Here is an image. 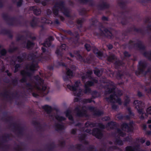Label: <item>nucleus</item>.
Instances as JSON below:
<instances>
[{"label":"nucleus","instance_id":"obj_1","mask_svg":"<svg viewBox=\"0 0 151 151\" xmlns=\"http://www.w3.org/2000/svg\"><path fill=\"white\" fill-rule=\"evenodd\" d=\"M80 85V81H78L75 82V85L74 86H71L69 84H67V86L68 88L70 90L73 91L75 95L79 96L80 95V93L81 91L79 87Z\"/></svg>","mask_w":151,"mask_h":151},{"label":"nucleus","instance_id":"obj_2","mask_svg":"<svg viewBox=\"0 0 151 151\" xmlns=\"http://www.w3.org/2000/svg\"><path fill=\"white\" fill-rule=\"evenodd\" d=\"M142 104V102L141 101H135L134 102V104L135 106V108L140 114L142 113V109H141V107Z\"/></svg>","mask_w":151,"mask_h":151},{"label":"nucleus","instance_id":"obj_3","mask_svg":"<svg viewBox=\"0 0 151 151\" xmlns=\"http://www.w3.org/2000/svg\"><path fill=\"white\" fill-rule=\"evenodd\" d=\"M109 99L111 102L114 103L117 102L119 104H121L120 100L117 96L115 95L111 96Z\"/></svg>","mask_w":151,"mask_h":151},{"label":"nucleus","instance_id":"obj_4","mask_svg":"<svg viewBox=\"0 0 151 151\" xmlns=\"http://www.w3.org/2000/svg\"><path fill=\"white\" fill-rule=\"evenodd\" d=\"M132 124H131L127 125L126 124H124L122 125V129L127 131H130L132 129Z\"/></svg>","mask_w":151,"mask_h":151},{"label":"nucleus","instance_id":"obj_5","mask_svg":"<svg viewBox=\"0 0 151 151\" xmlns=\"http://www.w3.org/2000/svg\"><path fill=\"white\" fill-rule=\"evenodd\" d=\"M93 134L96 137L99 138L101 136V134L100 130L98 129H96L93 131Z\"/></svg>","mask_w":151,"mask_h":151},{"label":"nucleus","instance_id":"obj_6","mask_svg":"<svg viewBox=\"0 0 151 151\" xmlns=\"http://www.w3.org/2000/svg\"><path fill=\"white\" fill-rule=\"evenodd\" d=\"M147 113L146 115L145 114L143 113L142 114V117H144V116L145 115L146 116H148V115H151V106L147 109Z\"/></svg>","mask_w":151,"mask_h":151},{"label":"nucleus","instance_id":"obj_7","mask_svg":"<svg viewBox=\"0 0 151 151\" xmlns=\"http://www.w3.org/2000/svg\"><path fill=\"white\" fill-rule=\"evenodd\" d=\"M94 52L95 54H96L97 56L99 58H101V57L102 55V52L100 51L98 52L97 49H96L94 50Z\"/></svg>","mask_w":151,"mask_h":151},{"label":"nucleus","instance_id":"obj_8","mask_svg":"<svg viewBox=\"0 0 151 151\" xmlns=\"http://www.w3.org/2000/svg\"><path fill=\"white\" fill-rule=\"evenodd\" d=\"M67 74L68 75V77L70 78L73 75V72L72 71L69 69H67Z\"/></svg>","mask_w":151,"mask_h":151},{"label":"nucleus","instance_id":"obj_9","mask_svg":"<svg viewBox=\"0 0 151 151\" xmlns=\"http://www.w3.org/2000/svg\"><path fill=\"white\" fill-rule=\"evenodd\" d=\"M43 108L47 112L50 111L51 109V107L48 105H45L43 107Z\"/></svg>","mask_w":151,"mask_h":151},{"label":"nucleus","instance_id":"obj_10","mask_svg":"<svg viewBox=\"0 0 151 151\" xmlns=\"http://www.w3.org/2000/svg\"><path fill=\"white\" fill-rule=\"evenodd\" d=\"M66 116L68 117L70 120H72V116L70 114V111H67L65 112Z\"/></svg>","mask_w":151,"mask_h":151},{"label":"nucleus","instance_id":"obj_11","mask_svg":"<svg viewBox=\"0 0 151 151\" xmlns=\"http://www.w3.org/2000/svg\"><path fill=\"white\" fill-rule=\"evenodd\" d=\"M37 67V65L32 64L30 67V69L31 70H36L35 68Z\"/></svg>","mask_w":151,"mask_h":151},{"label":"nucleus","instance_id":"obj_12","mask_svg":"<svg viewBox=\"0 0 151 151\" xmlns=\"http://www.w3.org/2000/svg\"><path fill=\"white\" fill-rule=\"evenodd\" d=\"M56 118L58 120L62 121L65 119V118L59 116L57 115L56 117Z\"/></svg>","mask_w":151,"mask_h":151},{"label":"nucleus","instance_id":"obj_13","mask_svg":"<svg viewBox=\"0 0 151 151\" xmlns=\"http://www.w3.org/2000/svg\"><path fill=\"white\" fill-rule=\"evenodd\" d=\"M94 73L97 76H99L100 75V71L98 69L94 71Z\"/></svg>","mask_w":151,"mask_h":151},{"label":"nucleus","instance_id":"obj_14","mask_svg":"<svg viewBox=\"0 0 151 151\" xmlns=\"http://www.w3.org/2000/svg\"><path fill=\"white\" fill-rule=\"evenodd\" d=\"M85 47L87 50L88 51L90 50H91V46L89 44H85Z\"/></svg>","mask_w":151,"mask_h":151},{"label":"nucleus","instance_id":"obj_15","mask_svg":"<svg viewBox=\"0 0 151 151\" xmlns=\"http://www.w3.org/2000/svg\"><path fill=\"white\" fill-rule=\"evenodd\" d=\"M43 45L45 46L49 47L50 45V41H49V42L46 41L44 43Z\"/></svg>","mask_w":151,"mask_h":151},{"label":"nucleus","instance_id":"obj_16","mask_svg":"<svg viewBox=\"0 0 151 151\" xmlns=\"http://www.w3.org/2000/svg\"><path fill=\"white\" fill-rule=\"evenodd\" d=\"M126 151H134L133 148L131 147H127L126 148Z\"/></svg>","mask_w":151,"mask_h":151},{"label":"nucleus","instance_id":"obj_17","mask_svg":"<svg viewBox=\"0 0 151 151\" xmlns=\"http://www.w3.org/2000/svg\"><path fill=\"white\" fill-rule=\"evenodd\" d=\"M34 13L37 15H38L41 13V11L40 10H36L34 11Z\"/></svg>","mask_w":151,"mask_h":151},{"label":"nucleus","instance_id":"obj_18","mask_svg":"<svg viewBox=\"0 0 151 151\" xmlns=\"http://www.w3.org/2000/svg\"><path fill=\"white\" fill-rule=\"evenodd\" d=\"M33 45V43L30 41H29L27 43V47L30 48Z\"/></svg>","mask_w":151,"mask_h":151},{"label":"nucleus","instance_id":"obj_19","mask_svg":"<svg viewBox=\"0 0 151 151\" xmlns=\"http://www.w3.org/2000/svg\"><path fill=\"white\" fill-rule=\"evenodd\" d=\"M129 101V99L128 97L127 98L125 101V105H126L128 103Z\"/></svg>","mask_w":151,"mask_h":151},{"label":"nucleus","instance_id":"obj_20","mask_svg":"<svg viewBox=\"0 0 151 151\" xmlns=\"http://www.w3.org/2000/svg\"><path fill=\"white\" fill-rule=\"evenodd\" d=\"M66 47L65 44H63L62 45L61 48L63 50H65L66 49Z\"/></svg>","mask_w":151,"mask_h":151},{"label":"nucleus","instance_id":"obj_21","mask_svg":"<svg viewBox=\"0 0 151 151\" xmlns=\"http://www.w3.org/2000/svg\"><path fill=\"white\" fill-rule=\"evenodd\" d=\"M6 53V51L5 49L2 50L1 51V53L2 55H4Z\"/></svg>","mask_w":151,"mask_h":151},{"label":"nucleus","instance_id":"obj_22","mask_svg":"<svg viewBox=\"0 0 151 151\" xmlns=\"http://www.w3.org/2000/svg\"><path fill=\"white\" fill-rule=\"evenodd\" d=\"M119 133L120 135L123 136L124 135V134L123 133V132L121 131H119Z\"/></svg>","mask_w":151,"mask_h":151},{"label":"nucleus","instance_id":"obj_23","mask_svg":"<svg viewBox=\"0 0 151 151\" xmlns=\"http://www.w3.org/2000/svg\"><path fill=\"white\" fill-rule=\"evenodd\" d=\"M87 85L88 86H91L93 85V83L91 82H89L87 84Z\"/></svg>","mask_w":151,"mask_h":151},{"label":"nucleus","instance_id":"obj_24","mask_svg":"<svg viewBox=\"0 0 151 151\" xmlns=\"http://www.w3.org/2000/svg\"><path fill=\"white\" fill-rule=\"evenodd\" d=\"M107 46L109 49H111L112 48V46L111 45H109Z\"/></svg>","mask_w":151,"mask_h":151},{"label":"nucleus","instance_id":"obj_25","mask_svg":"<svg viewBox=\"0 0 151 151\" xmlns=\"http://www.w3.org/2000/svg\"><path fill=\"white\" fill-rule=\"evenodd\" d=\"M46 89V87L45 86H44L42 87V90L43 91H45Z\"/></svg>","mask_w":151,"mask_h":151},{"label":"nucleus","instance_id":"obj_26","mask_svg":"<svg viewBox=\"0 0 151 151\" xmlns=\"http://www.w3.org/2000/svg\"><path fill=\"white\" fill-rule=\"evenodd\" d=\"M124 55L125 56H129V54L127 52H124Z\"/></svg>","mask_w":151,"mask_h":151},{"label":"nucleus","instance_id":"obj_27","mask_svg":"<svg viewBox=\"0 0 151 151\" xmlns=\"http://www.w3.org/2000/svg\"><path fill=\"white\" fill-rule=\"evenodd\" d=\"M146 144L147 145H149L150 144V142L149 141H147L146 143Z\"/></svg>","mask_w":151,"mask_h":151},{"label":"nucleus","instance_id":"obj_28","mask_svg":"<svg viewBox=\"0 0 151 151\" xmlns=\"http://www.w3.org/2000/svg\"><path fill=\"white\" fill-rule=\"evenodd\" d=\"M37 79L40 80L41 82H42V80L40 78H37Z\"/></svg>","mask_w":151,"mask_h":151},{"label":"nucleus","instance_id":"obj_29","mask_svg":"<svg viewBox=\"0 0 151 151\" xmlns=\"http://www.w3.org/2000/svg\"><path fill=\"white\" fill-rule=\"evenodd\" d=\"M92 73V72L91 71L88 72L87 73V74H88V75H91V74Z\"/></svg>","mask_w":151,"mask_h":151},{"label":"nucleus","instance_id":"obj_30","mask_svg":"<svg viewBox=\"0 0 151 151\" xmlns=\"http://www.w3.org/2000/svg\"><path fill=\"white\" fill-rule=\"evenodd\" d=\"M42 50L43 52H45V49L44 47H42Z\"/></svg>","mask_w":151,"mask_h":151},{"label":"nucleus","instance_id":"obj_31","mask_svg":"<svg viewBox=\"0 0 151 151\" xmlns=\"http://www.w3.org/2000/svg\"><path fill=\"white\" fill-rule=\"evenodd\" d=\"M102 19L104 20H107V18H106L105 17H102Z\"/></svg>","mask_w":151,"mask_h":151},{"label":"nucleus","instance_id":"obj_32","mask_svg":"<svg viewBox=\"0 0 151 151\" xmlns=\"http://www.w3.org/2000/svg\"><path fill=\"white\" fill-rule=\"evenodd\" d=\"M145 141V139H142L141 141V142L142 143H143Z\"/></svg>","mask_w":151,"mask_h":151},{"label":"nucleus","instance_id":"obj_33","mask_svg":"<svg viewBox=\"0 0 151 151\" xmlns=\"http://www.w3.org/2000/svg\"><path fill=\"white\" fill-rule=\"evenodd\" d=\"M148 123H151V120H149L148 121Z\"/></svg>","mask_w":151,"mask_h":151},{"label":"nucleus","instance_id":"obj_34","mask_svg":"<svg viewBox=\"0 0 151 151\" xmlns=\"http://www.w3.org/2000/svg\"><path fill=\"white\" fill-rule=\"evenodd\" d=\"M143 126V127H143V129H145V128H146V125H144Z\"/></svg>","mask_w":151,"mask_h":151},{"label":"nucleus","instance_id":"obj_35","mask_svg":"<svg viewBox=\"0 0 151 151\" xmlns=\"http://www.w3.org/2000/svg\"><path fill=\"white\" fill-rule=\"evenodd\" d=\"M138 95L139 96H140L141 95V93L140 92H139L138 93Z\"/></svg>","mask_w":151,"mask_h":151},{"label":"nucleus","instance_id":"obj_36","mask_svg":"<svg viewBox=\"0 0 151 151\" xmlns=\"http://www.w3.org/2000/svg\"><path fill=\"white\" fill-rule=\"evenodd\" d=\"M149 128L151 129V125H149Z\"/></svg>","mask_w":151,"mask_h":151},{"label":"nucleus","instance_id":"obj_37","mask_svg":"<svg viewBox=\"0 0 151 151\" xmlns=\"http://www.w3.org/2000/svg\"><path fill=\"white\" fill-rule=\"evenodd\" d=\"M70 55L71 57H73V55H72V54H71L70 53Z\"/></svg>","mask_w":151,"mask_h":151},{"label":"nucleus","instance_id":"obj_38","mask_svg":"<svg viewBox=\"0 0 151 151\" xmlns=\"http://www.w3.org/2000/svg\"><path fill=\"white\" fill-rule=\"evenodd\" d=\"M86 78V77H84V76H83V77H82V78H83V79H84V78Z\"/></svg>","mask_w":151,"mask_h":151},{"label":"nucleus","instance_id":"obj_39","mask_svg":"<svg viewBox=\"0 0 151 151\" xmlns=\"http://www.w3.org/2000/svg\"><path fill=\"white\" fill-rule=\"evenodd\" d=\"M35 1L37 2H38V0H35Z\"/></svg>","mask_w":151,"mask_h":151},{"label":"nucleus","instance_id":"obj_40","mask_svg":"<svg viewBox=\"0 0 151 151\" xmlns=\"http://www.w3.org/2000/svg\"><path fill=\"white\" fill-rule=\"evenodd\" d=\"M8 75L9 76H10L11 75V74L10 73H8Z\"/></svg>","mask_w":151,"mask_h":151},{"label":"nucleus","instance_id":"obj_41","mask_svg":"<svg viewBox=\"0 0 151 151\" xmlns=\"http://www.w3.org/2000/svg\"><path fill=\"white\" fill-rule=\"evenodd\" d=\"M65 77H63V78H64V79L65 81Z\"/></svg>","mask_w":151,"mask_h":151},{"label":"nucleus","instance_id":"obj_42","mask_svg":"<svg viewBox=\"0 0 151 151\" xmlns=\"http://www.w3.org/2000/svg\"><path fill=\"white\" fill-rule=\"evenodd\" d=\"M37 88L39 90L40 89V88H39L38 87H37Z\"/></svg>","mask_w":151,"mask_h":151},{"label":"nucleus","instance_id":"obj_43","mask_svg":"<svg viewBox=\"0 0 151 151\" xmlns=\"http://www.w3.org/2000/svg\"><path fill=\"white\" fill-rule=\"evenodd\" d=\"M56 53H57V54H58V51H56Z\"/></svg>","mask_w":151,"mask_h":151},{"label":"nucleus","instance_id":"obj_44","mask_svg":"<svg viewBox=\"0 0 151 151\" xmlns=\"http://www.w3.org/2000/svg\"><path fill=\"white\" fill-rule=\"evenodd\" d=\"M42 22H43V21H42Z\"/></svg>","mask_w":151,"mask_h":151},{"label":"nucleus","instance_id":"obj_45","mask_svg":"<svg viewBox=\"0 0 151 151\" xmlns=\"http://www.w3.org/2000/svg\"><path fill=\"white\" fill-rule=\"evenodd\" d=\"M21 73L22 74H23L22 72Z\"/></svg>","mask_w":151,"mask_h":151},{"label":"nucleus","instance_id":"obj_46","mask_svg":"<svg viewBox=\"0 0 151 151\" xmlns=\"http://www.w3.org/2000/svg\"><path fill=\"white\" fill-rule=\"evenodd\" d=\"M87 77H88L87 76H86V78H87Z\"/></svg>","mask_w":151,"mask_h":151},{"label":"nucleus","instance_id":"obj_47","mask_svg":"<svg viewBox=\"0 0 151 151\" xmlns=\"http://www.w3.org/2000/svg\"><path fill=\"white\" fill-rule=\"evenodd\" d=\"M112 107H113V108H114V107L113 106H112Z\"/></svg>","mask_w":151,"mask_h":151}]
</instances>
